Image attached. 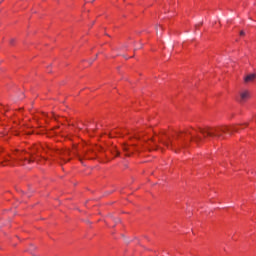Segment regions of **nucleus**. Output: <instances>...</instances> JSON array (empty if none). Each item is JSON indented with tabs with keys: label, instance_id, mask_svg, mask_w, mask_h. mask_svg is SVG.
<instances>
[{
	"label": "nucleus",
	"instance_id": "obj_12",
	"mask_svg": "<svg viewBox=\"0 0 256 256\" xmlns=\"http://www.w3.org/2000/svg\"><path fill=\"white\" fill-rule=\"evenodd\" d=\"M94 59H97V55H96V56H94Z\"/></svg>",
	"mask_w": 256,
	"mask_h": 256
},
{
	"label": "nucleus",
	"instance_id": "obj_16",
	"mask_svg": "<svg viewBox=\"0 0 256 256\" xmlns=\"http://www.w3.org/2000/svg\"><path fill=\"white\" fill-rule=\"evenodd\" d=\"M5 161L7 162V161H9V160L6 159Z\"/></svg>",
	"mask_w": 256,
	"mask_h": 256
},
{
	"label": "nucleus",
	"instance_id": "obj_9",
	"mask_svg": "<svg viewBox=\"0 0 256 256\" xmlns=\"http://www.w3.org/2000/svg\"><path fill=\"white\" fill-rule=\"evenodd\" d=\"M128 149H129V148H128L127 146H124V147H123V150H124V151H128Z\"/></svg>",
	"mask_w": 256,
	"mask_h": 256
},
{
	"label": "nucleus",
	"instance_id": "obj_5",
	"mask_svg": "<svg viewBox=\"0 0 256 256\" xmlns=\"http://www.w3.org/2000/svg\"><path fill=\"white\" fill-rule=\"evenodd\" d=\"M24 161H28V163H31V162H33V159H27V158H24Z\"/></svg>",
	"mask_w": 256,
	"mask_h": 256
},
{
	"label": "nucleus",
	"instance_id": "obj_13",
	"mask_svg": "<svg viewBox=\"0 0 256 256\" xmlns=\"http://www.w3.org/2000/svg\"><path fill=\"white\" fill-rule=\"evenodd\" d=\"M93 61H95V58L91 61V63H93Z\"/></svg>",
	"mask_w": 256,
	"mask_h": 256
},
{
	"label": "nucleus",
	"instance_id": "obj_2",
	"mask_svg": "<svg viewBox=\"0 0 256 256\" xmlns=\"http://www.w3.org/2000/svg\"><path fill=\"white\" fill-rule=\"evenodd\" d=\"M249 97H251L249 90H243L240 92L239 97L236 98V101H238L240 105H243L247 100H249Z\"/></svg>",
	"mask_w": 256,
	"mask_h": 256
},
{
	"label": "nucleus",
	"instance_id": "obj_11",
	"mask_svg": "<svg viewBox=\"0 0 256 256\" xmlns=\"http://www.w3.org/2000/svg\"><path fill=\"white\" fill-rule=\"evenodd\" d=\"M200 25H203V23L197 24L195 27L197 29V27H200Z\"/></svg>",
	"mask_w": 256,
	"mask_h": 256
},
{
	"label": "nucleus",
	"instance_id": "obj_10",
	"mask_svg": "<svg viewBox=\"0 0 256 256\" xmlns=\"http://www.w3.org/2000/svg\"><path fill=\"white\" fill-rule=\"evenodd\" d=\"M240 35H245V31H240Z\"/></svg>",
	"mask_w": 256,
	"mask_h": 256
},
{
	"label": "nucleus",
	"instance_id": "obj_14",
	"mask_svg": "<svg viewBox=\"0 0 256 256\" xmlns=\"http://www.w3.org/2000/svg\"><path fill=\"white\" fill-rule=\"evenodd\" d=\"M116 155H119V152H116Z\"/></svg>",
	"mask_w": 256,
	"mask_h": 256
},
{
	"label": "nucleus",
	"instance_id": "obj_4",
	"mask_svg": "<svg viewBox=\"0 0 256 256\" xmlns=\"http://www.w3.org/2000/svg\"><path fill=\"white\" fill-rule=\"evenodd\" d=\"M59 155H60V159L62 161H65V158L63 157H65V155H69V151H59Z\"/></svg>",
	"mask_w": 256,
	"mask_h": 256
},
{
	"label": "nucleus",
	"instance_id": "obj_8",
	"mask_svg": "<svg viewBox=\"0 0 256 256\" xmlns=\"http://www.w3.org/2000/svg\"><path fill=\"white\" fill-rule=\"evenodd\" d=\"M117 134V132H113L109 134V137H113V135Z\"/></svg>",
	"mask_w": 256,
	"mask_h": 256
},
{
	"label": "nucleus",
	"instance_id": "obj_7",
	"mask_svg": "<svg viewBox=\"0 0 256 256\" xmlns=\"http://www.w3.org/2000/svg\"><path fill=\"white\" fill-rule=\"evenodd\" d=\"M19 157V161H23V154H20Z\"/></svg>",
	"mask_w": 256,
	"mask_h": 256
},
{
	"label": "nucleus",
	"instance_id": "obj_6",
	"mask_svg": "<svg viewBox=\"0 0 256 256\" xmlns=\"http://www.w3.org/2000/svg\"><path fill=\"white\" fill-rule=\"evenodd\" d=\"M10 43H11V45H13V44L15 43V38H12V39L10 40Z\"/></svg>",
	"mask_w": 256,
	"mask_h": 256
},
{
	"label": "nucleus",
	"instance_id": "obj_1",
	"mask_svg": "<svg viewBox=\"0 0 256 256\" xmlns=\"http://www.w3.org/2000/svg\"><path fill=\"white\" fill-rule=\"evenodd\" d=\"M199 133H201L202 137L197 135L192 137V141L197 145H201V143H205L206 137H217L218 139L223 137V133H228V135H232L233 133H237L239 128L237 126H222V127H205V128H198Z\"/></svg>",
	"mask_w": 256,
	"mask_h": 256
},
{
	"label": "nucleus",
	"instance_id": "obj_15",
	"mask_svg": "<svg viewBox=\"0 0 256 256\" xmlns=\"http://www.w3.org/2000/svg\"><path fill=\"white\" fill-rule=\"evenodd\" d=\"M124 47H127V45H124Z\"/></svg>",
	"mask_w": 256,
	"mask_h": 256
},
{
	"label": "nucleus",
	"instance_id": "obj_3",
	"mask_svg": "<svg viewBox=\"0 0 256 256\" xmlns=\"http://www.w3.org/2000/svg\"><path fill=\"white\" fill-rule=\"evenodd\" d=\"M255 79H256V74H248L244 78V83H253V81H255Z\"/></svg>",
	"mask_w": 256,
	"mask_h": 256
}]
</instances>
